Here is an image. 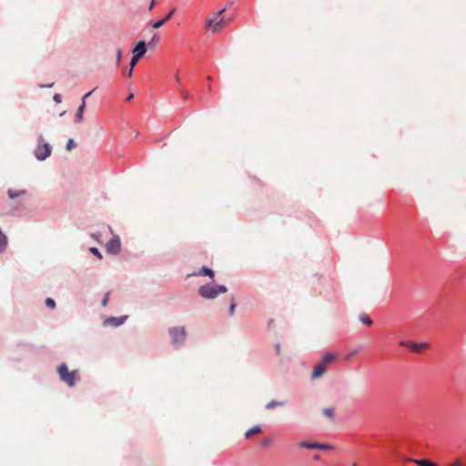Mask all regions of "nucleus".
Wrapping results in <instances>:
<instances>
[{"mask_svg": "<svg viewBox=\"0 0 466 466\" xmlns=\"http://www.w3.org/2000/svg\"><path fill=\"white\" fill-rule=\"evenodd\" d=\"M228 290L227 287L218 284H207L203 285L198 289L199 295L207 299H214L219 294L226 293Z\"/></svg>", "mask_w": 466, "mask_h": 466, "instance_id": "nucleus-1", "label": "nucleus"}, {"mask_svg": "<svg viewBox=\"0 0 466 466\" xmlns=\"http://www.w3.org/2000/svg\"><path fill=\"white\" fill-rule=\"evenodd\" d=\"M224 12L225 9L223 8L208 17L206 20V28L211 29L213 33L221 31L228 23L223 17H221Z\"/></svg>", "mask_w": 466, "mask_h": 466, "instance_id": "nucleus-2", "label": "nucleus"}, {"mask_svg": "<svg viewBox=\"0 0 466 466\" xmlns=\"http://www.w3.org/2000/svg\"><path fill=\"white\" fill-rule=\"evenodd\" d=\"M37 146L34 150L35 157L39 161H44L51 156L52 153V146L45 142L44 137L42 134L37 136Z\"/></svg>", "mask_w": 466, "mask_h": 466, "instance_id": "nucleus-3", "label": "nucleus"}, {"mask_svg": "<svg viewBox=\"0 0 466 466\" xmlns=\"http://www.w3.org/2000/svg\"><path fill=\"white\" fill-rule=\"evenodd\" d=\"M59 379L67 386L73 387L78 380V371L76 370L69 371L66 363H62L57 368Z\"/></svg>", "mask_w": 466, "mask_h": 466, "instance_id": "nucleus-4", "label": "nucleus"}, {"mask_svg": "<svg viewBox=\"0 0 466 466\" xmlns=\"http://www.w3.org/2000/svg\"><path fill=\"white\" fill-rule=\"evenodd\" d=\"M168 334L174 346L180 347L184 344L187 338L185 327L177 326L168 329Z\"/></svg>", "mask_w": 466, "mask_h": 466, "instance_id": "nucleus-5", "label": "nucleus"}, {"mask_svg": "<svg viewBox=\"0 0 466 466\" xmlns=\"http://www.w3.org/2000/svg\"><path fill=\"white\" fill-rule=\"evenodd\" d=\"M146 51L147 49L145 41H139L132 50L134 56L130 61L131 67L136 66L137 61L145 55Z\"/></svg>", "mask_w": 466, "mask_h": 466, "instance_id": "nucleus-6", "label": "nucleus"}, {"mask_svg": "<svg viewBox=\"0 0 466 466\" xmlns=\"http://www.w3.org/2000/svg\"><path fill=\"white\" fill-rule=\"evenodd\" d=\"M106 251L110 254H117L120 251V239L114 236L106 244Z\"/></svg>", "mask_w": 466, "mask_h": 466, "instance_id": "nucleus-7", "label": "nucleus"}, {"mask_svg": "<svg viewBox=\"0 0 466 466\" xmlns=\"http://www.w3.org/2000/svg\"><path fill=\"white\" fill-rule=\"evenodd\" d=\"M127 319V316L109 317L104 320V325L110 326V327H119L125 323Z\"/></svg>", "mask_w": 466, "mask_h": 466, "instance_id": "nucleus-8", "label": "nucleus"}, {"mask_svg": "<svg viewBox=\"0 0 466 466\" xmlns=\"http://www.w3.org/2000/svg\"><path fill=\"white\" fill-rule=\"evenodd\" d=\"M94 90L86 93L83 97H82V103L81 105L79 106L76 113V116H75V121L79 123L83 120V114H84V111H85V108H86V99L93 93Z\"/></svg>", "mask_w": 466, "mask_h": 466, "instance_id": "nucleus-9", "label": "nucleus"}, {"mask_svg": "<svg viewBox=\"0 0 466 466\" xmlns=\"http://www.w3.org/2000/svg\"><path fill=\"white\" fill-rule=\"evenodd\" d=\"M326 372V367L324 364L319 363L317 364L312 371L311 378L312 379H318L321 377Z\"/></svg>", "mask_w": 466, "mask_h": 466, "instance_id": "nucleus-10", "label": "nucleus"}, {"mask_svg": "<svg viewBox=\"0 0 466 466\" xmlns=\"http://www.w3.org/2000/svg\"><path fill=\"white\" fill-rule=\"evenodd\" d=\"M175 8H173L165 17H162V20L157 21L152 24V26L156 29L160 28L165 23H167L174 15Z\"/></svg>", "mask_w": 466, "mask_h": 466, "instance_id": "nucleus-11", "label": "nucleus"}, {"mask_svg": "<svg viewBox=\"0 0 466 466\" xmlns=\"http://www.w3.org/2000/svg\"><path fill=\"white\" fill-rule=\"evenodd\" d=\"M429 347V343L427 342H421V343H410L409 349H410L413 351H420L423 349H427Z\"/></svg>", "mask_w": 466, "mask_h": 466, "instance_id": "nucleus-12", "label": "nucleus"}, {"mask_svg": "<svg viewBox=\"0 0 466 466\" xmlns=\"http://www.w3.org/2000/svg\"><path fill=\"white\" fill-rule=\"evenodd\" d=\"M25 194V191L23 190V189H18V190H15V189H8L7 191V195L8 197L11 198V199H14V198H19V197H22Z\"/></svg>", "mask_w": 466, "mask_h": 466, "instance_id": "nucleus-13", "label": "nucleus"}, {"mask_svg": "<svg viewBox=\"0 0 466 466\" xmlns=\"http://www.w3.org/2000/svg\"><path fill=\"white\" fill-rule=\"evenodd\" d=\"M299 446L300 448H306V449H318L319 443H317V442H310V441H300L299 443Z\"/></svg>", "mask_w": 466, "mask_h": 466, "instance_id": "nucleus-14", "label": "nucleus"}, {"mask_svg": "<svg viewBox=\"0 0 466 466\" xmlns=\"http://www.w3.org/2000/svg\"><path fill=\"white\" fill-rule=\"evenodd\" d=\"M410 461H413L419 466H437V464L428 461V460H410Z\"/></svg>", "mask_w": 466, "mask_h": 466, "instance_id": "nucleus-15", "label": "nucleus"}, {"mask_svg": "<svg viewBox=\"0 0 466 466\" xmlns=\"http://www.w3.org/2000/svg\"><path fill=\"white\" fill-rule=\"evenodd\" d=\"M336 360V356L332 353H326L322 358V364L324 366L328 363H330Z\"/></svg>", "mask_w": 466, "mask_h": 466, "instance_id": "nucleus-16", "label": "nucleus"}, {"mask_svg": "<svg viewBox=\"0 0 466 466\" xmlns=\"http://www.w3.org/2000/svg\"><path fill=\"white\" fill-rule=\"evenodd\" d=\"M260 431H261V428L258 425H257V426L252 427L248 431H247L245 433V436H246V438H249L253 434L259 433Z\"/></svg>", "mask_w": 466, "mask_h": 466, "instance_id": "nucleus-17", "label": "nucleus"}, {"mask_svg": "<svg viewBox=\"0 0 466 466\" xmlns=\"http://www.w3.org/2000/svg\"><path fill=\"white\" fill-rule=\"evenodd\" d=\"M199 274L200 275H203V276H208L210 277L211 279L214 277V272L212 269L207 268V267H202V268L200 269L199 271Z\"/></svg>", "mask_w": 466, "mask_h": 466, "instance_id": "nucleus-18", "label": "nucleus"}, {"mask_svg": "<svg viewBox=\"0 0 466 466\" xmlns=\"http://www.w3.org/2000/svg\"><path fill=\"white\" fill-rule=\"evenodd\" d=\"M283 405H284V402H283V401L271 400V401H269V402L266 405V409H268V410H271V409H274L275 407H279V406H283Z\"/></svg>", "mask_w": 466, "mask_h": 466, "instance_id": "nucleus-19", "label": "nucleus"}, {"mask_svg": "<svg viewBox=\"0 0 466 466\" xmlns=\"http://www.w3.org/2000/svg\"><path fill=\"white\" fill-rule=\"evenodd\" d=\"M360 320L361 323H363L364 325L366 326H370L372 324V320L370 319V318L366 315V314H362L360 317Z\"/></svg>", "mask_w": 466, "mask_h": 466, "instance_id": "nucleus-20", "label": "nucleus"}, {"mask_svg": "<svg viewBox=\"0 0 466 466\" xmlns=\"http://www.w3.org/2000/svg\"><path fill=\"white\" fill-rule=\"evenodd\" d=\"M76 142L73 138H69L67 143H66V148L67 151H71L73 148L76 147Z\"/></svg>", "mask_w": 466, "mask_h": 466, "instance_id": "nucleus-21", "label": "nucleus"}, {"mask_svg": "<svg viewBox=\"0 0 466 466\" xmlns=\"http://www.w3.org/2000/svg\"><path fill=\"white\" fill-rule=\"evenodd\" d=\"M323 414L329 418H333L334 410L332 408H326L323 410Z\"/></svg>", "mask_w": 466, "mask_h": 466, "instance_id": "nucleus-22", "label": "nucleus"}, {"mask_svg": "<svg viewBox=\"0 0 466 466\" xmlns=\"http://www.w3.org/2000/svg\"><path fill=\"white\" fill-rule=\"evenodd\" d=\"M333 449H334V447L329 445V444H320V443H319V447H318V450H322V451H331Z\"/></svg>", "mask_w": 466, "mask_h": 466, "instance_id": "nucleus-23", "label": "nucleus"}, {"mask_svg": "<svg viewBox=\"0 0 466 466\" xmlns=\"http://www.w3.org/2000/svg\"><path fill=\"white\" fill-rule=\"evenodd\" d=\"M361 350V347H358L356 349H354L352 351H350L346 357L345 359L346 360H350V358H352L355 354L359 353Z\"/></svg>", "mask_w": 466, "mask_h": 466, "instance_id": "nucleus-24", "label": "nucleus"}, {"mask_svg": "<svg viewBox=\"0 0 466 466\" xmlns=\"http://www.w3.org/2000/svg\"><path fill=\"white\" fill-rule=\"evenodd\" d=\"M89 250H90V252H91L92 254H94V255H95L96 257H97L98 258H100V259L102 258V255H101L100 251L98 250V248H96L93 247V248H90V249H89Z\"/></svg>", "mask_w": 466, "mask_h": 466, "instance_id": "nucleus-25", "label": "nucleus"}, {"mask_svg": "<svg viewBox=\"0 0 466 466\" xmlns=\"http://www.w3.org/2000/svg\"><path fill=\"white\" fill-rule=\"evenodd\" d=\"M46 305L48 308L54 309L56 307V302L53 299L48 298L46 299Z\"/></svg>", "mask_w": 466, "mask_h": 466, "instance_id": "nucleus-26", "label": "nucleus"}, {"mask_svg": "<svg viewBox=\"0 0 466 466\" xmlns=\"http://www.w3.org/2000/svg\"><path fill=\"white\" fill-rule=\"evenodd\" d=\"M122 57V52L120 49L116 50V64L118 65L120 63Z\"/></svg>", "mask_w": 466, "mask_h": 466, "instance_id": "nucleus-27", "label": "nucleus"}, {"mask_svg": "<svg viewBox=\"0 0 466 466\" xmlns=\"http://www.w3.org/2000/svg\"><path fill=\"white\" fill-rule=\"evenodd\" d=\"M53 99L56 103L59 104L62 102V98H61V96L59 94H56L54 96H53Z\"/></svg>", "mask_w": 466, "mask_h": 466, "instance_id": "nucleus-28", "label": "nucleus"}, {"mask_svg": "<svg viewBox=\"0 0 466 466\" xmlns=\"http://www.w3.org/2000/svg\"><path fill=\"white\" fill-rule=\"evenodd\" d=\"M450 466H462L461 460H456Z\"/></svg>", "mask_w": 466, "mask_h": 466, "instance_id": "nucleus-29", "label": "nucleus"}, {"mask_svg": "<svg viewBox=\"0 0 466 466\" xmlns=\"http://www.w3.org/2000/svg\"><path fill=\"white\" fill-rule=\"evenodd\" d=\"M107 301H108V297L107 295L102 299V306L103 307H106L107 305Z\"/></svg>", "mask_w": 466, "mask_h": 466, "instance_id": "nucleus-30", "label": "nucleus"}, {"mask_svg": "<svg viewBox=\"0 0 466 466\" xmlns=\"http://www.w3.org/2000/svg\"><path fill=\"white\" fill-rule=\"evenodd\" d=\"M275 350H276L277 355H280L281 350H280V345L279 344H277L275 346Z\"/></svg>", "mask_w": 466, "mask_h": 466, "instance_id": "nucleus-31", "label": "nucleus"}, {"mask_svg": "<svg viewBox=\"0 0 466 466\" xmlns=\"http://www.w3.org/2000/svg\"><path fill=\"white\" fill-rule=\"evenodd\" d=\"M235 307L236 305L234 303H232L229 307V312L230 314H233L234 313V310H235Z\"/></svg>", "mask_w": 466, "mask_h": 466, "instance_id": "nucleus-32", "label": "nucleus"}, {"mask_svg": "<svg viewBox=\"0 0 466 466\" xmlns=\"http://www.w3.org/2000/svg\"><path fill=\"white\" fill-rule=\"evenodd\" d=\"M159 37L157 35H154L152 41L149 43V45H153V43L157 42Z\"/></svg>", "mask_w": 466, "mask_h": 466, "instance_id": "nucleus-33", "label": "nucleus"}, {"mask_svg": "<svg viewBox=\"0 0 466 466\" xmlns=\"http://www.w3.org/2000/svg\"><path fill=\"white\" fill-rule=\"evenodd\" d=\"M133 68H134V67H131V66H130L129 70L127 71V76H129V77H131V76H132V75H133Z\"/></svg>", "mask_w": 466, "mask_h": 466, "instance_id": "nucleus-34", "label": "nucleus"}, {"mask_svg": "<svg viewBox=\"0 0 466 466\" xmlns=\"http://www.w3.org/2000/svg\"><path fill=\"white\" fill-rule=\"evenodd\" d=\"M54 86V83L46 84V86L41 85L40 86L43 87H52Z\"/></svg>", "mask_w": 466, "mask_h": 466, "instance_id": "nucleus-35", "label": "nucleus"}, {"mask_svg": "<svg viewBox=\"0 0 466 466\" xmlns=\"http://www.w3.org/2000/svg\"><path fill=\"white\" fill-rule=\"evenodd\" d=\"M410 342H407V341H400V345L405 346V347H408V348H409V344H410Z\"/></svg>", "mask_w": 466, "mask_h": 466, "instance_id": "nucleus-36", "label": "nucleus"}, {"mask_svg": "<svg viewBox=\"0 0 466 466\" xmlns=\"http://www.w3.org/2000/svg\"><path fill=\"white\" fill-rule=\"evenodd\" d=\"M133 97H134V95H133V94H131V95H129V96H127V101H130Z\"/></svg>", "mask_w": 466, "mask_h": 466, "instance_id": "nucleus-37", "label": "nucleus"}, {"mask_svg": "<svg viewBox=\"0 0 466 466\" xmlns=\"http://www.w3.org/2000/svg\"><path fill=\"white\" fill-rule=\"evenodd\" d=\"M154 4H155V2H154V0H152L150 3L149 9H152L154 7Z\"/></svg>", "mask_w": 466, "mask_h": 466, "instance_id": "nucleus-38", "label": "nucleus"}, {"mask_svg": "<svg viewBox=\"0 0 466 466\" xmlns=\"http://www.w3.org/2000/svg\"><path fill=\"white\" fill-rule=\"evenodd\" d=\"M313 458H314V460H316V461L320 460V456H319V455H315Z\"/></svg>", "mask_w": 466, "mask_h": 466, "instance_id": "nucleus-39", "label": "nucleus"}, {"mask_svg": "<svg viewBox=\"0 0 466 466\" xmlns=\"http://www.w3.org/2000/svg\"><path fill=\"white\" fill-rule=\"evenodd\" d=\"M352 466H357V464H356V463H353V464H352Z\"/></svg>", "mask_w": 466, "mask_h": 466, "instance_id": "nucleus-40", "label": "nucleus"}]
</instances>
